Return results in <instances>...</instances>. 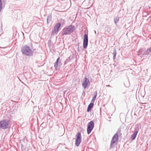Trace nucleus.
Returning a JSON list of instances; mask_svg holds the SVG:
<instances>
[{"label": "nucleus", "instance_id": "2eb2a0df", "mask_svg": "<svg viewBox=\"0 0 151 151\" xmlns=\"http://www.w3.org/2000/svg\"><path fill=\"white\" fill-rule=\"evenodd\" d=\"M2 3L1 0H0V12L1 11L2 9Z\"/></svg>", "mask_w": 151, "mask_h": 151}, {"label": "nucleus", "instance_id": "9d476101", "mask_svg": "<svg viewBox=\"0 0 151 151\" xmlns=\"http://www.w3.org/2000/svg\"><path fill=\"white\" fill-rule=\"evenodd\" d=\"M138 130H136L135 129V131H134V133H133V134L131 136V138L133 140L134 139H135V138H136L137 135L138 133Z\"/></svg>", "mask_w": 151, "mask_h": 151}, {"label": "nucleus", "instance_id": "9b49d317", "mask_svg": "<svg viewBox=\"0 0 151 151\" xmlns=\"http://www.w3.org/2000/svg\"><path fill=\"white\" fill-rule=\"evenodd\" d=\"M93 106L94 103H91L88 107L87 110V111L88 112L91 109V108L93 107Z\"/></svg>", "mask_w": 151, "mask_h": 151}, {"label": "nucleus", "instance_id": "0eeeda50", "mask_svg": "<svg viewBox=\"0 0 151 151\" xmlns=\"http://www.w3.org/2000/svg\"><path fill=\"white\" fill-rule=\"evenodd\" d=\"M90 84V82L89 80L86 78L85 77L83 78V81L82 83V85L85 89L86 87Z\"/></svg>", "mask_w": 151, "mask_h": 151}, {"label": "nucleus", "instance_id": "f257e3e1", "mask_svg": "<svg viewBox=\"0 0 151 151\" xmlns=\"http://www.w3.org/2000/svg\"><path fill=\"white\" fill-rule=\"evenodd\" d=\"M10 121L8 119H4L0 121V128L6 129L9 127Z\"/></svg>", "mask_w": 151, "mask_h": 151}, {"label": "nucleus", "instance_id": "39448f33", "mask_svg": "<svg viewBox=\"0 0 151 151\" xmlns=\"http://www.w3.org/2000/svg\"><path fill=\"white\" fill-rule=\"evenodd\" d=\"M94 127V123L93 121H91L88 123L87 126V132L88 134H89L91 132Z\"/></svg>", "mask_w": 151, "mask_h": 151}, {"label": "nucleus", "instance_id": "7ed1b4c3", "mask_svg": "<svg viewBox=\"0 0 151 151\" xmlns=\"http://www.w3.org/2000/svg\"><path fill=\"white\" fill-rule=\"evenodd\" d=\"M75 29V27L70 25L67 27L64 28L62 33L63 35H66L72 32Z\"/></svg>", "mask_w": 151, "mask_h": 151}, {"label": "nucleus", "instance_id": "f03ea898", "mask_svg": "<svg viewBox=\"0 0 151 151\" xmlns=\"http://www.w3.org/2000/svg\"><path fill=\"white\" fill-rule=\"evenodd\" d=\"M22 52L23 54L28 56L31 55L32 53V51L27 45H24L22 47Z\"/></svg>", "mask_w": 151, "mask_h": 151}, {"label": "nucleus", "instance_id": "dca6fc26", "mask_svg": "<svg viewBox=\"0 0 151 151\" xmlns=\"http://www.w3.org/2000/svg\"><path fill=\"white\" fill-rule=\"evenodd\" d=\"M60 59V58H58L56 62H58V61H59V60Z\"/></svg>", "mask_w": 151, "mask_h": 151}, {"label": "nucleus", "instance_id": "f3484780", "mask_svg": "<svg viewBox=\"0 0 151 151\" xmlns=\"http://www.w3.org/2000/svg\"><path fill=\"white\" fill-rule=\"evenodd\" d=\"M149 51L151 53V47L149 48Z\"/></svg>", "mask_w": 151, "mask_h": 151}, {"label": "nucleus", "instance_id": "f8f14e48", "mask_svg": "<svg viewBox=\"0 0 151 151\" xmlns=\"http://www.w3.org/2000/svg\"><path fill=\"white\" fill-rule=\"evenodd\" d=\"M97 96V93L96 92H95V94L94 95V96L92 98V100H91V101L94 103V101H95V100L96 98V96Z\"/></svg>", "mask_w": 151, "mask_h": 151}, {"label": "nucleus", "instance_id": "6e6552de", "mask_svg": "<svg viewBox=\"0 0 151 151\" xmlns=\"http://www.w3.org/2000/svg\"><path fill=\"white\" fill-rule=\"evenodd\" d=\"M61 24L60 23L56 24L54 27V29L52 31V33L55 34L58 32L60 27Z\"/></svg>", "mask_w": 151, "mask_h": 151}, {"label": "nucleus", "instance_id": "1a4fd4ad", "mask_svg": "<svg viewBox=\"0 0 151 151\" xmlns=\"http://www.w3.org/2000/svg\"><path fill=\"white\" fill-rule=\"evenodd\" d=\"M88 37L86 34H85L84 35L83 41V47L84 48H86L88 45Z\"/></svg>", "mask_w": 151, "mask_h": 151}, {"label": "nucleus", "instance_id": "4468645a", "mask_svg": "<svg viewBox=\"0 0 151 151\" xmlns=\"http://www.w3.org/2000/svg\"><path fill=\"white\" fill-rule=\"evenodd\" d=\"M113 54L114 55V59H115V57H116V51L115 50H114V52Z\"/></svg>", "mask_w": 151, "mask_h": 151}, {"label": "nucleus", "instance_id": "20e7f679", "mask_svg": "<svg viewBox=\"0 0 151 151\" xmlns=\"http://www.w3.org/2000/svg\"><path fill=\"white\" fill-rule=\"evenodd\" d=\"M118 138V134L117 133H116L114 135L112 139L110 145L111 148H113L114 147L117 146Z\"/></svg>", "mask_w": 151, "mask_h": 151}, {"label": "nucleus", "instance_id": "423d86ee", "mask_svg": "<svg viewBox=\"0 0 151 151\" xmlns=\"http://www.w3.org/2000/svg\"><path fill=\"white\" fill-rule=\"evenodd\" d=\"M75 144L77 146H78L81 141V135L80 132H78L76 135Z\"/></svg>", "mask_w": 151, "mask_h": 151}, {"label": "nucleus", "instance_id": "ddd939ff", "mask_svg": "<svg viewBox=\"0 0 151 151\" xmlns=\"http://www.w3.org/2000/svg\"><path fill=\"white\" fill-rule=\"evenodd\" d=\"M54 66L56 70L58 69L59 67V63L56 62L55 63Z\"/></svg>", "mask_w": 151, "mask_h": 151}]
</instances>
